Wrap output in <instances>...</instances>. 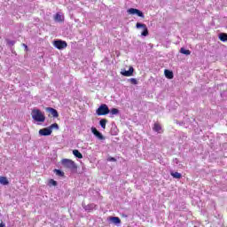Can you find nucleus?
Masks as SVG:
<instances>
[{"instance_id": "7", "label": "nucleus", "mask_w": 227, "mask_h": 227, "mask_svg": "<svg viewBox=\"0 0 227 227\" xmlns=\"http://www.w3.org/2000/svg\"><path fill=\"white\" fill-rule=\"evenodd\" d=\"M46 113H49V116H51L52 118H59V114L58 113V110L52 107H47Z\"/></svg>"}, {"instance_id": "18", "label": "nucleus", "mask_w": 227, "mask_h": 227, "mask_svg": "<svg viewBox=\"0 0 227 227\" xmlns=\"http://www.w3.org/2000/svg\"><path fill=\"white\" fill-rule=\"evenodd\" d=\"M99 125L102 129H106V125H107V120L106 119H101L99 121Z\"/></svg>"}, {"instance_id": "3", "label": "nucleus", "mask_w": 227, "mask_h": 227, "mask_svg": "<svg viewBox=\"0 0 227 227\" xmlns=\"http://www.w3.org/2000/svg\"><path fill=\"white\" fill-rule=\"evenodd\" d=\"M109 113H110L109 106H107V105L106 104L100 105V106L96 110V114L98 116H106L109 114Z\"/></svg>"}, {"instance_id": "26", "label": "nucleus", "mask_w": 227, "mask_h": 227, "mask_svg": "<svg viewBox=\"0 0 227 227\" xmlns=\"http://www.w3.org/2000/svg\"><path fill=\"white\" fill-rule=\"evenodd\" d=\"M107 161L108 162H116V158H114V157H108L107 158Z\"/></svg>"}, {"instance_id": "20", "label": "nucleus", "mask_w": 227, "mask_h": 227, "mask_svg": "<svg viewBox=\"0 0 227 227\" xmlns=\"http://www.w3.org/2000/svg\"><path fill=\"white\" fill-rule=\"evenodd\" d=\"M180 52H181V54H184L185 56H190V54H191V51L186 50L184 48H181Z\"/></svg>"}, {"instance_id": "8", "label": "nucleus", "mask_w": 227, "mask_h": 227, "mask_svg": "<svg viewBox=\"0 0 227 227\" xmlns=\"http://www.w3.org/2000/svg\"><path fill=\"white\" fill-rule=\"evenodd\" d=\"M121 74L124 77H132V75H134V67H129V69L128 71H121Z\"/></svg>"}, {"instance_id": "24", "label": "nucleus", "mask_w": 227, "mask_h": 227, "mask_svg": "<svg viewBox=\"0 0 227 227\" xmlns=\"http://www.w3.org/2000/svg\"><path fill=\"white\" fill-rule=\"evenodd\" d=\"M49 129H51V130H52V129H56V130H58L59 129V125H58V123H53L49 127Z\"/></svg>"}, {"instance_id": "29", "label": "nucleus", "mask_w": 227, "mask_h": 227, "mask_svg": "<svg viewBox=\"0 0 227 227\" xmlns=\"http://www.w3.org/2000/svg\"><path fill=\"white\" fill-rule=\"evenodd\" d=\"M5 226H6V224H4V223L2 222V223H0V227H5Z\"/></svg>"}, {"instance_id": "12", "label": "nucleus", "mask_w": 227, "mask_h": 227, "mask_svg": "<svg viewBox=\"0 0 227 227\" xmlns=\"http://www.w3.org/2000/svg\"><path fill=\"white\" fill-rule=\"evenodd\" d=\"M164 74H165V77H167V79H173L174 74L172 73V71L165 69L164 70Z\"/></svg>"}, {"instance_id": "15", "label": "nucleus", "mask_w": 227, "mask_h": 227, "mask_svg": "<svg viewBox=\"0 0 227 227\" xmlns=\"http://www.w3.org/2000/svg\"><path fill=\"white\" fill-rule=\"evenodd\" d=\"M73 154L74 155V157H77V159H82V153H81V152H79V150L74 149L73 151Z\"/></svg>"}, {"instance_id": "5", "label": "nucleus", "mask_w": 227, "mask_h": 227, "mask_svg": "<svg viewBox=\"0 0 227 227\" xmlns=\"http://www.w3.org/2000/svg\"><path fill=\"white\" fill-rule=\"evenodd\" d=\"M128 13L129 15H137V17H141V19H145V14L143 12L139 11L138 9L130 8L128 10Z\"/></svg>"}, {"instance_id": "10", "label": "nucleus", "mask_w": 227, "mask_h": 227, "mask_svg": "<svg viewBox=\"0 0 227 227\" xmlns=\"http://www.w3.org/2000/svg\"><path fill=\"white\" fill-rule=\"evenodd\" d=\"M91 132L92 134H94V136H96V137H98V139L100 140H104V135H102V133H100L99 131L97 130V128L92 127L91 128Z\"/></svg>"}, {"instance_id": "21", "label": "nucleus", "mask_w": 227, "mask_h": 227, "mask_svg": "<svg viewBox=\"0 0 227 227\" xmlns=\"http://www.w3.org/2000/svg\"><path fill=\"white\" fill-rule=\"evenodd\" d=\"M55 175H57V176H65V172L59 170V169H54L53 170Z\"/></svg>"}, {"instance_id": "28", "label": "nucleus", "mask_w": 227, "mask_h": 227, "mask_svg": "<svg viewBox=\"0 0 227 227\" xmlns=\"http://www.w3.org/2000/svg\"><path fill=\"white\" fill-rule=\"evenodd\" d=\"M22 46L25 48V51H27V46L26 45V43H22Z\"/></svg>"}, {"instance_id": "22", "label": "nucleus", "mask_w": 227, "mask_h": 227, "mask_svg": "<svg viewBox=\"0 0 227 227\" xmlns=\"http://www.w3.org/2000/svg\"><path fill=\"white\" fill-rule=\"evenodd\" d=\"M120 113V110H118V108H113L110 110V114L114 115V114H118Z\"/></svg>"}, {"instance_id": "2", "label": "nucleus", "mask_w": 227, "mask_h": 227, "mask_svg": "<svg viewBox=\"0 0 227 227\" xmlns=\"http://www.w3.org/2000/svg\"><path fill=\"white\" fill-rule=\"evenodd\" d=\"M61 165L66 169H70V171H77V164H75V161L70 159H62Z\"/></svg>"}, {"instance_id": "27", "label": "nucleus", "mask_w": 227, "mask_h": 227, "mask_svg": "<svg viewBox=\"0 0 227 227\" xmlns=\"http://www.w3.org/2000/svg\"><path fill=\"white\" fill-rule=\"evenodd\" d=\"M8 43L9 45H15V41H10Z\"/></svg>"}, {"instance_id": "1", "label": "nucleus", "mask_w": 227, "mask_h": 227, "mask_svg": "<svg viewBox=\"0 0 227 227\" xmlns=\"http://www.w3.org/2000/svg\"><path fill=\"white\" fill-rule=\"evenodd\" d=\"M31 116L35 121H38L39 123H43V121H45V114L40 109H33Z\"/></svg>"}, {"instance_id": "11", "label": "nucleus", "mask_w": 227, "mask_h": 227, "mask_svg": "<svg viewBox=\"0 0 227 227\" xmlns=\"http://www.w3.org/2000/svg\"><path fill=\"white\" fill-rule=\"evenodd\" d=\"M110 221L114 223V224H120L121 223V220L118 216L110 217Z\"/></svg>"}, {"instance_id": "4", "label": "nucleus", "mask_w": 227, "mask_h": 227, "mask_svg": "<svg viewBox=\"0 0 227 227\" xmlns=\"http://www.w3.org/2000/svg\"><path fill=\"white\" fill-rule=\"evenodd\" d=\"M53 45L56 47V49H59V51H63V49H67V47H68V44L63 40L54 41Z\"/></svg>"}, {"instance_id": "25", "label": "nucleus", "mask_w": 227, "mask_h": 227, "mask_svg": "<svg viewBox=\"0 0 227 227\" xmlns=\"http://www.w3.org/2000/svg\"><path fill=\"white\" fill-rule=\"evenodd\" d=\"M129 82L131 83V84H137V80L136 79V78H130L129 79Z\"/></svg>"}, {"instance_id": "23", "label": "nucleus", "mask_w": 227, "mask_h": 227, "mask_svg": "<svg viewBox=\"0 0 227 227\" xmlns=\"http://www.w3.org/2000/svg\"><path fill=\"white\" fill-rule=\"evenodd\" d=\"M48 184H49V185H53L54 187H56V185H58V182H56L54 179H50Z\"/></svg>"}, {"instance_id": "17", "label": "nucleus", "mask_w": 227, "mask_h": 227, "mask_svg": "<svg viewBox=\"0 0 227 227\" xmlns=\"http://www.w3.org/2000/svg\"><path fill=\"white\" fill-rule=\"evenodd\" d=\"M219 40H221V42H227V34L226 33L220 34Z\"/></svg>"}, {"instance_id": "9", "label": "nucleus", "mask_w": 227, "mask_h": 227, "mask_svg": "<svg viewBox=\"0 0 227 227\" xmlns=\"http://www.w3.org/2000/svg\"><path fill=\"white\" fill-rule=\"evenodd\" d=\"M51 134H52V130L49 127L41 129L39 130L40 136H51Z\"/></svg>"}, {"instance_id": "19", "label": "nucleus", "mask_w": 227, "mask_h": 227, "mask_svg": "<svg viewBox=\"0 0 227 227\" xmlns=\"http://www.w3.org/2000/svg\"><path fill=\"white\" fill-rule=\"evenodd\" d=\"M170 175L171 176H173V178H177V179L182 178V174L178 172H171Z\"/></svg>"}, {"instance_id": "13", "label": "nucleus", "mask_w": 227, "mask_h": 227, "mask_svg": "<svg viewBox=\"0 0 227 227\" xmlns=\"http://www.w3.org/2000/svg\"><path fill=\"white\" fill-rule=\"evenodd\" d=\"M10 182L8 181V178L6 176H0V184L1 185H8Z\"/></svg>"}, {"instance_id": "14", "label": "nucleus", "mask_w": 227, "mask_h": 227, "mask_svg": "<svg viewBox=\"0 0 227 227\" xmlns=\"http://www.w3.org/2000/svg\"><path fill=\"white\" fill-rule=\"evenodd\" d=\"M153 130H154V132H160V130H162V127L160 123L156 122L153 125Z\"/></svg>"}, {"instance_id": "16", "label": "nucleus", "mask_w": 227, "mask_h": 227, "mask_svg": "<svg viewBox=\"0 0 227 227\" xmlns=\"http://www.w3.org/2000/svg\"><path fill=\"white\" fill-rule=\"evenodd\" d=\"M54 20L57 22H63L64 19L62 18L61 14L56 13L54 16Z\"/></svg>"}, {"instance_id": "6", "label": "nucleus", "mask_w": 227, "mask_h": 227, "mask_svg": "<svg viewBox=\"0 0 227 227\" xmlns=\"http://www.w3.org/2000/svg\"><path fill=\"white\" fill-rule=\"evenodd\" d=\"M136 27H137V29H139V27H142V28L144 29V31L141 33V35H142V36H148V27H146L145 24L137 22V23L136 24Z\"/></svg>"}]
</instances>
